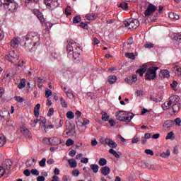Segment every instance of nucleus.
I'll return each mask as SVG.
<instances>
[{
	"mask_svg": "<svg viewBox=\"0 0 181 181\" xmlns=\"http://www.w3.org/2000/svg\"><path fill=\"white\" fill-rule=\"evenodd\" d=\"M68 52V57L72 59L74 62H80V54L81 53V47L77 45L73 40L68 41L66 45Z\"/></svg>",
	"mask_w": 181,
	"mask_h": 181,
	"instance_id": "1",
	"label": "nucleus"
},
{
	"mask_svg": "<svg viewBox=\"0 0 181 181\" xmlns=\"http://www.w3.org/2000/svg\"><path fill=\"white\" fill-rule=\"evenodd\" d=\"M135 117L133 113L127 111H119L116 112V118L120 122H131L132 119Z\"/></svg>",
	"mask_w": 181,
	"mask_h": 181,
	"instance_id": "2",
	"label": "nucleus"
},
{
	"mask_svg": "<svg viewBox=\"0 0 181 181\" xmlns=\"http://www.w3.org/2000/svg\"><path fill=\"white\" fill-rule=\"evenodd\" d=\"M0 6L11 13L16 12L18 9V4L15 0H0Z\"/></svg>",
	"mask_w": 181,
	"mask_h": 181,
	"instance_id": "3",
	"label": "nucleus"
},
{
	"mask_svg": "<svg viewBox=\"0 0 181 181\" xmlns=\"http://www.w3.org/2000/svg\"><path fill=\"white\" fill-rule=\"evenodd\" d=\"M27 39L31 40L34 47L39 46L40 42V35L36 32H30L27 35Z\"/></svg>",
	"mask_w": 181,
	"mask_h": 181,
	"instance_id": "4",
	"label": "nucleus"
},
{
	"mask_svg": "<svg viewBox=\"0 0 181 181\" xmlns=\"http://www.w3.org/2000/svg\"><path fill=\"white\" fill-rule=\"evenodd\" d=\"M124 25L125 28H129V29H136L139 26V21L136 19H129L124 22Z\"/></svg>",
	"mask_w": 181,
	"mask_h": 181,
	"instance_id": "5",
	"label": "nucleus"
},
{
	"mask_svg": "<svg viewBox=\"0 0 181 181\" xmlns=\"http://www.w3.org/2000/svg\"><path fill=\"white\" fill-rule=\"evenodd\" d=\"M159 70V67H152L147 70L146 77L147 80H154L156 77V71Z\"/></svg>",
	"mask_w": 181,
	"mask_h": 181,
	"instance_id": "6",
	"label": "nucleus"
},
{
	"mask_svg": "<svg viewBox=\"0 0 181 181\" xmlns=\"http://www.w3.org/2000/svg\"><path fill=\"white\" fill-rule=\"evenodd\" d=\"M12 166V161L8 160L5 164L0 166V177H2L6 173V170H9Z\"/></svg>",
	"mask_w": 181,
	"mask_h": 181,
	"instance_id": "7",
	"label": "nucleus"
},
{
	"mask_svg": "<svg viewBox=\"0 0 181 181\" xmlns=\"http://www.w3.org/2000/svg\"><path fill=\"white\" fill-rule=\"evenodd\" d=\"M58 1L59 0H44V2L48 9L53 11V9H56V8L59 6Z\"/></svg>",
	"mask_w": 181,
	"mask_h": 181,
	"instance_id": "8",
	"label": "nucleus"
},
{
	"mask_svg": "<svg viewBox=\"0 0 181 181\" xmlns=\"http://www.w3.org/2000/svg\"><path fill=\"white\" fill-rule=\"evenodd\" d=\"M18 53H16L15 50L10 51L9 54L5 56L6 60L11 62V63H16V62L18 60Z\"/></svg>",
	"mask_w": 181,
	"mask_h": 181,
	"instance_id": "9",
	"label": "nucleus"
},
{
	"mask_svg": "<svg viewBox=\"0 0 181 181\" xmlns=\"http://www.w3.org/2000/svg\"><path fill=\"white\" fill-rule=\"evenodd\" d=\"M180 100V98L177 95H173L170 98L169 101L166 103L167 108H169L170 105H173L175 104H180L179 102Z\"/></svg>",
	"mask_w": 181,
	"mask_h": 181,
	"instance_id": "10",
	"label": "nucleus"
},
{
	"mask_svg": "<svg viewBox=\"0 0 181 181\" xmlns=\"http://www.w3.org/2000/svg\"><path fill=\"white\" fill-rule=\"evenodd\" d=\"M74 134H76V127L73 125H71L66 129L65 132H64L63 136L67 138V136H71V135H74Z\"/></svg>",
	"mask_w": 181,
	"mask_h": 181,
	"instance_id": "11",
	"label": "nucleus"
},
{
	"mask_svg": "<svg viewBox=\"0 0 181 181\" xmlns=\"http://www.w3.org/2000/svg\"><path fill=\"white\" fill-rule=\"evenodd\" d=\"M156 11V6L152 4H149L144 12L145 16H151Z\"/></svg>",
	"mask_w": 181,
	"mask_h": 181,
	"instance_id": "12",
	"label": "nucleus"
},
{
	"mask_svg": "<svg viewBox=\"0 0 181 181\" xmlns=\"http://www.w3.org/2000/svg\"><path fill=\"white\" fill-rule=\"evenodd\" d=\"M33 13L39 19L40 22L43 25L45 23V17L43 14L37 9H34Z\"/></svg>",
	"mask_w": 181,
	"mask_h": 181,
	"instance_id": "13",
	"label": "nucleus"
},
{
	"mask_svg": "<svg viewBox=\"0 0 181 181\" xmlns=\"http://www.w3.org/2000/svg\"><path fill=\"white\" fill-rule=\"evenodd\" d=\"M10 45L11 47H13V48L18 47L21 45V38L18 37H13L11 40Z\"/></svg>",
	"mask_w": 181,
	"mask_h": 181,
	"instance_id": "14",
	"label": "nucleus"
},
{
	"mask_svg": "<svg viewBox=\"0 0 181 181\" xmlns=\"http://www.w3.org/2000/svg\"><path fill=\"white\" fill-rule=\"evenodd\" d=\"M50 142H51V146H57L60 145L62 144V139H60L59 137H50Z\"/></svg>",
	"mask_w": 181,
	"mask_h": 181,
	"instance_id": "15",
	"label": "nucleus"
},
{
	"mask_svg": "<svg viewBox=\"0 0 181 181\" xmlns=\"http://www.w3.org/2000/svg\"><path fill=\"white\" fill-rule=\"evenodd\" d=\"M175 125V122L173 120H167L164 122L163 127L164 129H170L172 127Z\"/></svg>",
	"mask_w": 181,
	"mask_h": 181,
	"instance_id": "16",
	"label": "nucleus"
},
{
	"mask_svg": "<svg viewBox=\"0 0 181 181\" xmlns=\"http://www.w3.org/2000/svg\"><path fill=\"white\" fill-rule=\"evenodd\" d=\"M35 165H36V159L35 158H29L25 162L27 168H32V166H35Z\"/></svg>",
	"mask_w": 181,
	"mask_h": 181,
	"instance_id": "17",
	"label": "nucleus"
},
{
	"mask_svg": "<svg viewBox=\"0 0 181 181\" xmlns=\"http://www.w3.org/2000/svg\"><path fill=\"white\" fill-rule=\"evenodd\" d=\"M148 69V67L146 66V65H143L141 69H137L136 73L137 74H139L140 77H142V76H144V73H145V71H146V69Z\"/></svg>",
	"mask_w": 181,
	"mask_h": 181,
	"instance_id": "18",
	"label": "nucleus"
},
{
	"mask_svg": "<svg viewBox=\"0 0 181 181\" xmlns=\"http://www.w3.org/2000/svg\"><path fill=\"white\" fill-rule=\"evenodd\" d=\"M20 131L21 132V134H23V135H25V136L26 138H30V132H29V130L25 127H21Z\"/></svg>",
	"mask_w": 181,
	"mask_h": 181,
	"instance_id": "19",
	"label": "nucleus"
},
{
	"mask_svg": "<svg viewBox=\"0 0 181 181\" xmlns=\"http://www.w3.org/2000/svg\"><path fill=\"white\" fill-rule=\"evenodd\" d=\"M85 18L87 21H94V19L97 18V14L95 13H88L86 15Z\"/></svg>",
	"mask_w": 181,
	"mask_h": 181,
	"instance_id": "20",
	"label": "nucleus"
},
{
	"mask_svg": "<svg viewBox=\"0 0 181 181\" xmlns=\"http://www.w3.org/2000/svg\"><path fill=\"white\" fill-rule=\"evenodd\" d=\"M102 174L104 175V176H107V175H110L111 173V169L108 166H105L101 168Z\"/></svg>",
	"mask_w": 181,
	"mask_h": 181,
	"instance_id": "21",
	"label": "nucleus"
},
{
	"mask_svg": "<svg viewBox=\"0 0 181 181\" xmlns=\"http://www.w3.org/2000/svg\"><path fill=\"white\" fill-rule=\"evenodd\" d=\"M160 75L162 76L163 78H168V77H170V73L166 69L161 70Z\"/></svg>",
	"mask_w": 181,
	"mask_h": 181,
	"instance_id": "22",
	"label": "nucleus"
},
{
	"mask_svg": "<svg viewBox=\"0 0 181 181\" xmlns=\"http://www.w3.org/2000/svg\"><path fill=\"white\" fill-rule=\"evenodd\" d=\"M168 18H170L171 21H177L180 17L176 13L172 12L168 14Z\"/></svg>",
	"mask_w": 181,
	"mask_h": 181,
	"instance_id": "23",
	"label": "nucleus"
},
{
	"mask_svg": "<svg viewBox=\"0 0 181 181\" xmlns=\"http://www.w3.org/2000/svg\"><path fill=\"white\" fill-rule=\"evenodd\" d=\"M110 138L108 137H105L103 136L100 139V144H102V145H108L109 142H110Z\"/></svg>",
	"mask_w": 181,
	"mask_h": 181,
	"instance_id": "24",
	"label": "nucleus"
},
{
	"mask_svg": "<svg viewBox=\"0 0 181 181\" xmlns=\"http://www.w3.org/2000/svg\"><path fill=\"white\" fill-rule=\"evenodd\" d=\"M102 120H103L105 122H107V121H110V115H108L107 112H102Z\"/></svg>",
	"mask_w": 181,
	"mask_h": 181,
	"instance_id": "25",
	"label": "nucleus"
},
{
	"mask_svg": "<svg viewBox=\"0 0 181 181\" xmlns=\"http://www.w3.org/2000/svg\"><path fill=\"white\" fill-rule=\"evenodd\" d=\"M68 162L71 168H77V161H76L74 158L68 160Z\"/></svg>",
	"mask_w": 181,
	"mask_h": 181,
	"instance_id": "26",
	"label": "nucleus"
},
{
	"mask_svg": "<svg viewBox=\"0 0 181 181\" xmlns=\"http://www.w3.org/2000/svg\"><path fill=\"white\" fill-rule=\"evenodd\" d=\"M6 144V139L2 134H0V148H2Z\"/></svg>",
	"mask_w": 181,
	"mask_h": 181,
	"instance_id": "27",
	"label": "nucleus"
},
{
	"mask_svg": "<svg viewBox=\"0 0 181 181\" xmlns=\"http://www.w3.org/2000/svg\"><path fill=\"white\" fill-rule=\"evenodd\" d=\"M108 146H110V148H112V149L117 148V146H118V144H116L115 141H112V139H110L109 140V143H108Z\"/></svg>",
	"mask_w": 181,
	"mask_h": 181,
	"instance_id": "28",
	"label": "nucleus"
},
{
	"mask_svg": "<svg viewBox=\"0 0 181 181\" xmlns=\"http://www.w3.org/2000/svg\"><path fill=\"white\" fill-rule=\"evenodd\" d=\"M90 169L93 170V173H97L100 169V167H98L97 164H91Z\"/></svg>",
	"mask_w": 181,
	"mask_h": 181,
	"instance_id": "29",
	"label": "nucleus"
},
{
	"mask_svg": "<svg viewBox=\"0 0 181 181\" xmlns=\"http://www.w3.org/2000/svg\"><path fill=\"white\" fill-rule=\"evenodd\" d=\"M160 158H164L165 159L170 156V150H167L165 153H162L160 154Z\"/></svg>",
	"mask_w": 181,
	"mask_h": 181,
	"instance_id": "30",
	"label": "nucleus"
},
{
	"mask_svg": "<svg viewBox=\"0 0 181 181\" xmlns=\"http://www.w3.org/2000/svg\"><path fill=\"white\" fill-rule=\"evenodd\" d=\"M59 101L63 108H67L68 107L67 102H66V100H64V98H63L62 97L59 98Z\"/></svg>",
	"mask_w": 181,
	"mask_h": 181,
	"instance_id": "31",
	"label": "nucleus"
},
{
	"mask_svg": "<svg viewBox=\"0 0 181 181\" xmlns=\"http://www.w3.org/2000/svg\"><path fill=\"white\" fill-rule=\"evenodd\" d=\"M108 81L110 84H114L117 81V76H110L108 77Z\"/></svg>",
	"mask_w": 181,
	"mask_h": 181,
	"instance_id": "32",
	"label": "nucleus"
},
{
	"mask_svg": "<svg viewBox=\"0 0 181 181\" xmlns=\"http://www.w3.org/2000/svg\"><path fill=\"white\" fill-rule=\"evenodd\" d=\"M25 86H26V79L23 78L21 83L18 84V88L20 89L25 88Z\"/></svg>",
	"mask_w": 181,
	"mask_h": 181,
	"instance_id": "33",
	"label": "nucleus"
},
{
	"mask_svg": "<svg viewBox=\"0 0 181 181\" xmlns=\"http://www.w3.org/2000/svg\"><path fill=\"white\" fill-rule=\"evenodd\" d=\"M46 122H47L46 118H45L43 117H41L40 118V124L42 127V128L45 127Z\"/></svg>",
	"mask_w": 181,
	"mask_h": 181,
	"instance_id": "34",
	"label": "nucleus"
},
{
	"mask_svg": "<svg viewBox=\"0 0 181 181\" xmlns=\"http://www.w3.org/2000/svg\"><path fill=\"white\" fill-rule=\"evenodd\" d=\"M2 21H0V40H4V37H5V34L4 33V30H2Z\"/></svg>",
	"mask_w": 181,
	"mask_h": 181,
	"instance_id": "35",
	"label": "nucleus"
},
{
	"mask_svg": "<svg viewBox=\"0 0 181 181\" xmlns=\"http://www.w3.org/2000/svg\"><path fill=\"white\" fill-rule=\"evenodd\" d=\"M6 115H8V110L6 109H5L4 111H0L1 119H4Z\"/></svg>",
	"mask_w": 181,
	"mask_h": 181,
	"instance_id": "36",
	"label": "nucleus"
},
{
	"mask_svg": "<svg viewBox=\"0 0 181 181\" xmlns=\"http://www.w3.org/2000/svg\"><path fill=\"white\" fill-rule=\"evenodd\" d=\"M66 118L68 119H73L74 118V113L72 111H68L66 112Z\"/></svg>",
	"mask_w": 181,
	"mask_h": 181,
	"instance_id": "37",
	"label": "nucleus"
},
{
	"mask_svg": "<svg viewBox=\"0 0 181 181\" xmlns=\"http://www.w3.org/2000/svg\"><path fill=\"white\" fill-rule=\"evenodd\" d=\"M180 110V104L173 105V112H177Z\"/></svg>",
	"mask_w": 181,
	"mask_h": 181,
	"instance_id": "38",
	"label": "nucleus"
},
{
	"mask_svg": "<svg viewBox=\"0 0 181 181\" xmlns=\"http://www.w3.org/2000/svg\"><path fill=\"white\" fill-rule=\"evenodd\" d=\"M65 94L66 95V97H68V98H74V94L70 90L65 91Z\"/></svg>",
	"mask_w": 181,
	"mask_h": 181,
	"instance_id": "39",
	"label": "nucleus"
},
{
	"mask_svg": "<svg viewBox=\"0 0 181 181\" xmlns=\"http://www.w3.org/2000/svg\"><path fill=\"white\" fill-rule=\"evenodd\" d=\"M125 57L132 60H135V54H134V53L127 52L125 54Z\"/></svg>",
	"mask_w": 181,
	"mask_h": 181,
	"instance_id": "40",
	"label": "nucleus"
},
{
	"mask_svg": "<svg viewBox=\"0 0 181 181\" xmlns=\"http://www.w3.org/2000/svg\"><path fill=\"white\" fill-rule=\"evenodd\" d=\"M99 165L100 166H105V165H107V160L105 158H100L99 160Z\"/></svg>",
	"mask_w": 181,
	"mask_h": 181,
	"instance_id": "41",
	"label": "nucleus"
},
{
	"mask_svg": "<svg viewBox=\"0 0 181 181\" xmlns=\"http://www.w3.org/2000/svg\"><path fill=\"white\" fill-rule=\"evenodd\" d=\"M74 23H79V22H81V16H77L74 18L73 20Z\"/></svg>",
	"mask_w": 181,
	"mask_h": 181,
	"instance_id": "42",
	"label": "nucleus"
},
{
	"mask_svg": "<svg viewBox=\"0 0 181 181\" xmlns=\"http://www.w3.org/2000/svg\"><path fill=\"white\" fill-rule=\"evenodd\" d=\"M52 90H50V89L46 88H45V97L46 98H49V97H50V95H52Z\"/></svg>",
	"mask_w": 181,
	"mask_h": 181,
	"instance_id": "43",
	"label": "nucleus"
},
{
	"mask_svg": "<svg viewBox=\"0 0 181 181\" xmlns=\"http://www.w3.org/2000/svg\"><path fill=\"white\" fill-rule=\"evenodd\" d=\"M72 145H74V141L71 139H69L66 140V146H71Z\"/></svg>",
	"mask_w": 181,
	"mask_h": 181,
	"instance_id": "44",
	"label": "nucleus"
},
{
	"mask_svg": "<svg viewBox=\"0 0 181 181\" xmlns=\"http://www.w3.org/2000/svg\"><path fill=\"white\" fill-rule=\"evenodd\" d=\"M119 8H122V9H128V4L125 3V2H123V3H121L119 5Z\"/></svg>",
	"mask_w": 181,
	"mask_h": 181,
	"instance_id": "45",
	"label": "nucleus"
},
{
	"mask_svg": "<svg viewBox=\"0 0 181 181\" xmlns=\"http://www.w3.org/2000/svg\"><path fill=\"white\" fill-rule=\"evenodd\" d=\"M42 142L45 144V145H51L50 138H44Z\"/></svg>",
	"mask_w": 181,
	"mask_h": 181,
	"instance_id": "46",
	"label": "nucleus"
},
{
	"mask_svg": "<svg viewBox=\"0 0 181 181\" xmlns=\"http://www.w3.org/2000/svg\"><path fill=\"white\" fill-rule=\"evenodd\" d=\"M40 166H41V168H45V166H46V159L44 158H42L40 163H39Z\"/></svg>",
	"mask_w": 181,
	"mask_h": 181,
	"instance_id": "47",
	"label": "nucleus"
},
{
	"mask_svg": "<svg viewBox=\"0 0 181 181\" xmlns=\"http://www.w3.org/2000/svg\"><path fill=\"white\" fill-rule=\"evenodd\" d=\"M174 135H175V133H173V132H170L165 136V139H172Z\"/></svg>",
	"mask_w": 181,
	"mask_h": 181,
	"instance_id": "48",
	"label": "nucleus"
},
{
	"mask_svg": "<svg viewBox=\"0 0 181 181\" xmlns=\"http://www.w3.org/2000/svg\"><path fill=\"white\" fill-rule=\"evenodd\" d=\"M30 172L31 174L34 175L35 176H39L40 175L39 170H37V169H32Z\"/></svg>",
	"mask_w": 181,
	"mask_h": 181,
	"instance_id": "49",
	"label": "nucleus"
},
{
	"mask_svg": "<svg viewBox=\"0 0 181 181\" xmlns=\"http://www.w3.org/2000/svg\"><path fill=\"white\" fill-rule=\"evenodd\" d=\"M174 122L175 123V125L177 127H180V125H181L180 118L177 117V118L175 119Z\"/></svg>",
	"mask_w": 181,
	"mask_h": 181,
	"instance_id": "50",
	"label": "nucleus"
},
{
	"mask_svg": "<svg viewBox=\"0 0 181 181\" xmlns=\"http://www.w3.org/2000/svg\"><path fill=\"white\" fill-rule=\"evenodd\" d=\"M14 100L17 101L18 103H23L24 100L23 98L20 96H16L14 97Z\"/></svg>",
	"mask_w": 181,
	"mask_h": 181,
	"instance_id": "51",
	"label": "nucleus"
},
{
	"mask_svg": "<svg viewBox=\"0 0 181 181\" xmlns=\"http://www.w3.org/2000/svg\"><path fill=\"white\" fill-rule=\"evenodd\" d=\"M79 26L81 28H83V29H88V25L84 22H81Z\"/></svg>",
	"mask_w": 181,
	"mask_h": 181,
	"instance_id": "52",
	"label": "nucleus"
},
{
	"mask_svg": "<svg viewBox=\"0 0 181 181\" xmlns=\"http://www.w3.org/2000/svg\"><path fill=\"white\" fill-rule=\"evenodd\" d=\"M53 114H54V109L53 107L49 108L48 113H47V116L48 117H52V115H53Z\"/></svg>",
	"mask_w": 181,
	"mask_h": 181,
	"instance_id": "53",
	"label": "nucleus"
},
{
	"mask_svg": "<svg viewBox=\"0 0 181 181\" xmlns=\"http://www.w3.org/2000/svg\"><path fill=\"white\" fill-rule=\"evenodd\" d=\"M72 175H73V176H75L76 177H77V176H78L80 175V171L77 169L74 170L72 171Z\"/></svg>",
	"mask_w": 181,
	"mask_h": 181,
	"instance_id": "54",
	"label": "nucleus"
},
{
	"mask_svg": "<svg viewBox=\"0 0 181 181\" xmlns=\"http://www.w3.org/2000/svg\"><path fill=\"white\" fill-rule=\"evenodd\" d=\"M71 9V7H70V6H67L66 8L65 9V13H66V15H67L68 16H69V15H71V12L70 11Z\"/></svg>",
	"mask_w": 181,
	"mask_h": 181,
	"instance_id": "55",
	"label": "nucleus"
},
{
	"mask_svg": "<svg viewBox=\"0 0 181 181\" xmlns=\"http://www.w3.org/2000/svg\"><path fill=\"white\" fill-rule=\"evenodd\" d=\"M108 121L110 127H115V125L117 124V122H115V120H114L113 119H110Z\"/></svg>",
	"mask_w": 181,
	"mask_h": 181,
	"instance_id": "56",
	"label": "nucleus"
},
{
	"mask_svg": "<svg viewBox=\"0 0 181 181\" xmlns=\"http://www.w3.org/2000/svg\"><path fill=\"white\" fill-rule=\"evenodd\" d=\"M144 47H146V49H152V47H153V44L148 42L144 45Z\"/></svg>",
	"mask_w": 181,
	"mask_h": 181,
	"instance_id": "57",
	"label": "nucleus"
},
{
	"mask_svg": "<svg viewBox=\"0 0 181 181\" xmlns=\"http://www.w3.org/2000/svg\"><path fill=\"white\" fill-rule=\"evenodd\" d=\"M145 153L146 155H151V156H153V151L151 149H146L145 150Z\"/></svg>",
	"mask_w": 181,
	"mask_h": 181,
	"instance_id": "58",
	"label": "nucleus"
},
{
	"mask_svg": "<svg viewBox=\"0 0 181 181\" xmlns=\"http://www.w3.org/2000/svg\"><path fill=\"white\" fill-rule=\"evenodd\" d=\"M136 97H142V95H144V91L141 90L136 91Z\"/></svg>",
	"mask_w": 181,
	"mask_h": 181,
	"instance_id": "59",
	"label": "nucleus"
},
{
	"mask_svg": "<svg viewBox=\"0 0 181 181\" xmlns=\"http://www.w3.org/2000/svg\"><path fill=\"white\" fill-rule=\"evenodd\" d=\"M174 70H175V71H177V74H181V67L179 66H175L174 67Z\"/></svg>",
	"mask_w": 181,
	"mask_h": 181,
	"instance_id": "60",
	"label": "nucleus"
},
{
	"mask_svg": "<svg viewBox=\"0 0 181 181\" xmlns=\"http://www.w3.org/2000/svg\"><path fill=\"white\" fill-rule=\"evenodd\" d=\"M37 122H39V119H35L33 120V122H31V127H36V124H37Z\"/></svg>",
	"mask_w": 181,
	"mask_h": 181,
	"instance_id": "61",
	"label": "nucleus"
},
{
	"mask_svg": "<svg viewBox=\"0 0 181 181\" xmlns=\"http://www.w3.org/2000/svg\"><path fill=\"white\" fill-rule=\"evenodd\" d=\"M23 173H24L25 176L29 177V176H30L31 172L28 169H26L23 171Z\"/></svg>",
	"mask_w": 181,
	"mask_h": 181,
	"instance_id": "62",
	"label": "nucleus"
},
{
	"mask_svg": "<svg viewBox=\"0 0 181 181\" xmlns=\"http://www.w3.org/2000/svg\"><path fill=\"white\" fill-rule=\"evenodd\" d=\"M45 178L43 176H38L37 177V181H45Z\"/></svg>",
	"mask_w": 181,
	"mask_h": 181,
	"instance_id": "63",
	"label": "nucleus"
},
{
	"mask_svg": "<svg viewBox=\"0 0 181 181\" xmlns=\"http://www.w3.org/2000/svg\"><path fill=\"white\" fill-rule=\"evenodd\" d=\"M51 181H60V179L57 177V175H54Z\"/></svg>",
	"mask_w": 181,
	"mask_h": 181,
	"instance_id": "64",
	"label": "nucleus"
}]
</instances>
